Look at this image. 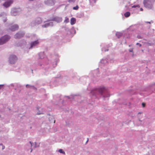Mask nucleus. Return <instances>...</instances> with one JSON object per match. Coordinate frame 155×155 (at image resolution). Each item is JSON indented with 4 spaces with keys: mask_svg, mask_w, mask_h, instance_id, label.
<instances>
[{
    "mask_svg": "<svg viewBox=\"0 0 155 155\" xmlns=\"http://www.w3.org/2000/svg\"><path fill=\"white\" fill-rule=\"evenodd\" d=\"M4 86V84H0V89L3 88Z\"/></svg>",
    "mask_w": 155,
    "mask_h": 155,
    "instance_id": "cd10ccee",
    "label": "nucleus"
},
{
    "mask_svg": "<svg viewBox=\"0 0 155 155\" xmlns=\"http://www.w3.org/2000/svg\"><path fill=\"white\" fill-rule=\"evenodd\" d=\"M16 85L17 87H18V88L20 87H22V86H21L20 84H18V83L16 84Z\"/></svg>",
    "mask_w": 155,
    "mask_h": 155,
    "instance_id": "393cba45",
    "label": "nucleus"
},
{
    "mask_svg": "<svg viewBox=\"0 0 155 155\" xmlns=\"http://www.w3.org/2000/svg\"><path fill=\"white\" fill-rule=\"evenodd\" d=\"M136 45H137L139 46L140 47H141V45L139 43H137Z\"/></svg>",
    "mask_w": 155,
    "mask_h": 155,
    "instance_id": "7c9ffc66",
    "label": "nucleus"
},
{
    "mask_svg": "<svg viewBox=\"0 0 155 155\" xmlns=\"http://www.w3.org/2000/svg\"><path fill=\"white\" fill-rule=\"evenodd\" d=\"M1 117V115H0V117Z\"/></svg>",
    "mask_w": 155,
    "mask_h": 155,
    "instance_id": "603ef678",
    "label": "nucleus"
},
{
    "mask_svg": "<svg viewBox=\"0 0 155 155\" xmlns=\"http://www.w3.org/2000/svg\"><path fill=\"white\" fill-rule=\"evenodd\" d=\"M148 1V0H144L143 2V3L144 5H145L146 4V3Z\"/></svg>",
    "mask_w": 155,
    "mask_h": 155,
    "instance_id": "bb28decb",
    "label": "nucleus"
},
{
    "mask_svg": "<svg viewBox=\"0 0 155 155\" xmlns=\"http://www.w3.org/2000/svg\"><path fill=\"white\" fill-rule=\"evenodd\" d=\"M122 34L120 33L117 32L116 34V35L117 37L118 38H120V37L122 35Z\"/></svg>",
    "mask_w": 155,
    "mask_h": 155,
    "instance_id": "dca6fc26",
    "label": "nucleus"
},
{
    "mask_svg": "<svg viewBox=\"0 0 155 155\" xmlns=\"http://www.w3.org/2000/svg\"><path fill=\"white\" fill-rule=\"evenodd\" d=\"M29 143L31 144V147H32L34 145V143H32L31 141H30Z\"/></svg>",
    "mask_w": 155,
    "mask_h": 155,
    "instance_id": "c756f323",
    "label": "nucleus"
},
{
    "mask_svg": "<svg viewBox=\"0 0 155 155\" xmlns=\"http://www.w3.org/2000/svg\"><path fill=\"white\" fill-rule=\"evenodd\" d=\"M40 56V55H41L42 56V57H41L40 56V58H44V53H40L39 54Z\"/></svg>",
    "mask_w": 155,
    "mask_h": 155,
    "instance_id": "a211bd4d",
    "label": "nucleus"
},
{
    "mask_svg": "<svg viewBox=\"0 0 155 155\" xmlns=\"http://www.w3.org/2000/svg\"><path fill=\"white\" fill-rule=\"evenodd\" d=\"M146 23H149V24H150V22H146Z\"/></svg>",
    "mask_w": 155,
    "mask_h": 155,
    "instance_id": "4c0bfd02",
    "label": "nucleus"
},
{
    "mask_svg": "<svg viewBox=\"0 0 155 155\" xmlns=\"http://www.w3.org/2000/svg\"><path fill=\"white\" fill-rule=\"evenodd\" d=\"M8 110H10V108H8Z\"/></svg>",
    "mask_w": 155,
    "mask_h": 155,
    "instance_id": "a18cd8bd",
    "label": "nucleus"
},
{
    "mask_svg": "<svg viewBox=\"0 0 155 155\" xmlns=\"http://www.w3.org/2000/svg\"><path fill=\"white\" fill-rule=\"evenodd\" d=\"M18 25H13V26H11V27L10 28V29L12 31H15V30H18Z\"/></svg>",
    "mask_w": 155,
    "mask_h": 155,
    "instance_id": "6e6552de",
    "label": "nucleus"
},
{
    "mask_svg": "<svg viewBox=\"0 0 155 155\" xmlns=\"http://www.w3.org/2000/svg\"><path fill=\"white\" fill-rule=\"evenodd\" d=\"M10 38V37L8 35H5L0 38V45H2L8 41Z\"/></svg>",
    "mask_w": 155,
    "mask_h": 155,
    "instance_id": "20e7f679",
    "label": "nucleus"
},
{
    "mask_svg": "<svg viewBox=\"0 0 155 155\" xmlns=\"http://www.w3.org/2000/svg\"><path fill=\"white\" fill-rule=\"evenodd\" d=\"M94 0V2H95L96 0Z\"/></svg>",
    "mask_w": 155,
    "mask_h": 155,
    "instance_id": "de8ad7c7",
    "label": "nucleus"
},
{
    "mask_svg": "<svg viewBox=\"0 0 155 155\" xmlns=\"http://www.w3.org/2000/svg\"><path fill=\"white\" fill-rule=\"evenodd\" d=\"M35 144H34V145H34V147H33L34 148H36V147H39V144H37L35 142Z\"/></svg>",
    "mask_w": 155,
    "mask_h": 155,
    "instance_id": "f3484780",
    "label": "nucleus"
},
{
    "mask_svg": "<svg viewBox=\"0 0 155 155\" xmlns=\"http://www.w3.org/2000/svg\"><path fill=\"white\" fill-rule=\"evenodd\" d=\"M140 11H143V8H140Z\"/></svg>",
    "mask_w": 155,
    "mask_h": 155,
    "instance_id": "f704fd0d",
    "label": "nucleus"
},
{
    "mask_svg": "<svg viewBox=\"0 0 155 155\" xmlns=\"http://www.w3.org/2000/svg\"><path fill=\"white\" fill-rule=\"evenodd\" d=\"M69 22V19L68 18H66L64 20V22L68 23Z\"/></svg>",
    "mask_w": 155,
    "mask_h": 155,
    "instance_id": "b1692460",
    "label": "nucleus"
},
{
    "mask_svg": "<svg viewBox=\"0 0 155 155\" xmlns=\"http://www.w3.org/2000/svg\"><path fill=\"white\" fill-rule=\"evenodd\" d=\"M137 7H138V8L140 7V6L139 5H134L133 6H132V8H136Z\"/></svg>",
    "mask_w": 155,
    "mask_h": 155,
    "instance_id": "5701e85b",
    "label": "nucleus"
},
{
    "mask_svg": "<svg viewBox=\"0 0 155 155\" xmlns=\"http://www.w3.org/2000/svg\"><path fill=\"white\" fill-rule=\"evenodd\" d=\"M147 70H149V69H148V68H147Z\"/></svg>",
    "mask_w": 155,
    "mask_h": 155,
    "instance_id": "864d4df0",
    "label": "nucleus"
},
{
    "mask_svg": "<svg viewBox=\"0 0 155 155\" xmlns=\"http://www.w3.org/2000/svg\"><path fill=\"white\" fill-rule=\"evenodd\" d=\"M59 20L61 21L62 20L61 18H59Z\"/></svg>",
    "mask_w": 155,
    "mask_h": 155,
    "instance_id": "a19ab883",
    "label": "nucleus"
},
{
    "mask_svg": "<svg viewBox=\"0 0 155 155\" xmlns=\"http://www.w3.org/2000/svg\"><path fill=\"white\" fill-rule=\"evenodd\" d=\"M65 111H66V112H68L69 111V110H67V109H66V110H65Z\"/></svg>",
    "mask_w": 155,
    "mask_h": 155,
    "instance_id": "c9c22d12",
    "label": "nucleus"
},
{
    "mask_svg": "<svg viewBox=\"0 0 155 155\" xmlns=\"http://www.w3.org/2000/svg\"><path fill=\"white\" fill-rule=\"evenodd\" d=\"M60 77V76H59L58 77H56V78H59Z\"/></svg>",
    "mask_w": 155,
    "mask_h": 155,
    "instance_id": "79ce46f5",
    "label": "nucleus"
},
{
    "mask_svg": "<svg viewBox=\"0 0 155 155\" xmlns=\"http://www.w3.org/2000/svg\"><path fill=\"white\" fill-rule=\"evenodd\" d=\"M32 149H31V152H32Z\"/></svg>",
    "mask_w": 155,
    "mask_h": 155,
    "instance_id": "3c124183",
    "label": "nucleus"
},
{
    "mask_svg": "<svg viewBox=\"0 0 155 155\" xmlns=\"http://www.w3.org/2000/svg\"><path fill=\"white\" fill-rule=\"evenodd\" d=\"M75 0H68L69 2H74L75 1Z\"/></svg>",
    "mask_w": 155,
    "mask_h": 155,
    "instance_id": "c85d7f7f",
    "label": "nucleus"
},
{
    "mask_svg": "<svg viewBox=\"0 0 155 155\" xmlns=\"http://www.w3.org/2000/svg\"><path fill=\"white\" fill-rule=\"evenodd\" d=\"M58 151L61 153H62L63 154H65V152L62 149H59Z\"/></svg>",
    "mask_w": 155,
    "mask_h": 155,
    "instance_id": "2eb2a0df",
    "label": "nucleus"
},
{
    "mask_svg": "<svg viewBox=\"0 0 155 155\" xmlns=\"http://www.w3.org/2000/svg\"><path fill=\"white\" fill-rule=\"evenodd\" d=\"M139 121H140V122H142V121L141 120H140V119H139Z\"/></svg>",
    "mask_w": 155,
    "mask_h": 155,
    "instance_id": "58836bf2",
    "label": "nucleus"
},
{
    "mask_svg": "<svg viewBox=\"0 0 155 155\" xmlns=\"http://www.w3.org/2000/svg\"><path fill=\"white\" fill-rule=\"evenodd\" d=\"M153 110L154 111H155V107L153 108Z\"/></svg>",
    "mask_w": 155,
    "mask_h": 155,
    "instance_id": "37998d69",
    "label": "nucleus"
},
{
    "mask_svg": "<svg viewBox=\"0 0 155 155\" xmlns=\"http://www.w3.org/2000/svg\"><path fill=\"white\" fill-rule=\"evenodd\" d=\"M143 91L147 92L149 94L152 93H155V83L142 90Z\"/></svg>",
    "mask_w": 155,
    "mask_h": 155,
    "instance_id": "f03ea898",
    "label": "nucleus"
},
{
    "mask_svg": "<svg viewBox=\"0 0 155 155\" xmlns=\"http://www.w3.org/2000/svg\"><path fill=\"white\" fill-rule=\"evenodd\" d=\"M77 96V95H73L71 96H65V97H67L69 99H71V101H72V100H74L75 99V97Z\"/></svg>",
    "mask_w": 155,
    "mask_h": 155,
    "instance_id": "9b49d317",
    "label": "nucleus"
},
{
    "mask_svg": "<svg viewBox=\"0 0 155 155\" xmlns=\"http://www.w3.org/2000/svg\"><path fill=\"white\" fill-rule=\"evenodd\" d=\"M78 6H77L75 7H74L73 8V9L74 10H78Z\"/></svg>",
    "mask_w": 155,
    "mask_h": 155,
    "instance_id": "a878e982",
    "label": "nucleus"
},
{
    "mask_svg": "<svg viewBox=\"0 0 155 155\" xmlns=\"http://www.w3.org/2000/svg\"><path fill=\"white\" fill-rule=\"evenodd\" d=\"M0 145H2V143H1L0 144Z\"/></svg>",
    "mask_w": 155,
    "mask_h": 155,
    "instance_id": "c03bdc74",
    "label": "nucleus"
},
{
    "mask_svg": "<svg viewBox=\"0 0 155 155\" xmlns=\"http://www.w3.org/2000/svg\"><path fill=\"white\" fill-rule=\"evenodd\" d=\"M12 2L13 1L12 0H11L9 2H5L3 4V5L5 7L7 8L12 3Z\"/></svg>",
    "mask_w": 155,
    "mask_h": 155,
    "instance_id": "423d86ee",
    "label": "nucleus"
},
{
    "mask_svg": "<svg viewBox=\"0 0 155 155\" xmlns=\"http://www.w3.org/2000/svg\"><path fill=\"white\" fill-rule=\"evenodd\" d=\"M24 33L23 32H19L17 33L15 35V38L16 39H19L24 35Z\"/></svg>",
    "mask_w": 155,
    "mask_h": 155,
    "instance_id": "39448f33",
    "label": "nucleus"
},
{
    "mask_svg": "<svg viewBox=\"0 0 155 155\" xmlns=\"http://www.w3.org/2000/svg\"><path fill=\"white\" fill-rule=\"evenodd\" d=\"M98 69H99V68H97V71H98Z\"/></svg>",
    "mask_w": 155,
    "mask_h": 155,
    "instance_id": "09e8293b",
    "label": "nucleus"
},
{
    "mask_svg": "<svg viewBox=\"0 0 155 155\" xmlns=\"http://www.w3.org/2000/svg\"><path fill=\"white\" fill-rule=\"evenodd\" d=\"M76 22V19L74 18H72L71 19V24L72 25H73L75 24Z\"/></svg>",
    "mask_w": 155,
    "mask_h": 155,
    "instance_id": "f8f14e48",
    "label": "nucleus"
},
{
    "mask_svg": "<svg viewBox=\"0 0 155 155\" xmlns=\"http://www.w3.org/2000/svg\"><path fill=\"white\" fill-rule=\"evenodd\" d=\"M47 115H48L50 117V116H51L50 115V114H47Z\"/></svg>",
    "mask_w": 155,
    "mask_h": 155,
    "instance_id": "72a5a7b5",
    "label": "nucleus"
},
{
    "mask_svg": "<svg viewBox=\"0 0 155 155\" xmlns=\"http://www.w3.org/2000/svg\"><path fill=\"white\" fill-rule=\"evenodd\" d=\"M147 73V74H148V73H149V72H147V73Z\"/></svg>",
    "mask_w": 155,
    "mask_h": 155,
    "instance_id": "8fccbe9b",
    "label": "nucleus"
},
{
    "mask_svg": "<svg viewBox=\"0 0 155 155\" xmlns=\"http://www.w3.org/2000/svg\"><path fill=\"white\" fill-rule=\"evenodd\" d=\"M141 113V112H139L138 114H140Z\"/></svg>",
    "mask_w": 155,
    "mask_h": 155,
    "instance_id": "49530a36",
    "label": "nucleus"
},
{
    "mask_svg": "<svg viewBox=\"0 0 155 155\" xmlns=\"http://www.w3.org/2000/svg\"><path fill=\"white\" fill-rule=\"evenodd\" d=\"M11 86H12V87L14 86V84H11Z\"/></svg>",
    "mask_w": 155,
    "mask_h": 155,
    "instance_id": "473e14b6",
    "label": "nucleus"
},
{
    "mask_svg": "<svg viewBox=\"0 0 155 155\" xmlns=\"http://www.w3.org/2000/svg\"><path fill=\"white\" fill-rule=\"evenodd\" d=\"M72 123L71 121H68L66 122V125L68 127H70Z\"/></svg>",
    "mask_w": 155,
    "mask_h": 155,
    "instance_id": "ddd939ff",
    "label": "nucleus"
},
{
    "mask_svg": "<svg viewBox=\"0 0 155 155\" xmlns=\"http://www.w3.org/2000/svg\"><path fill=\"white\" fill-rule=\"evenodd\" d=\"M88 140H89V139L88 138L87 139V141H86V143H87V142H88Z\"/></svg>",
    "mask_w": 155,
    "mask_h": 155,
    "instance_id": "2f4dec72",
    "label": "nucleus"
},
{
    "mask_svg": "<svg viewBox=\"0 0 155 155\" xmlns=\"http://www.w3.org/2000/svg\"><path fill=\"white\" fill-rule=\"evenodd\" d=\"M142 124V123H141L140 124Z\"/></svg>",
    "mask_w": 155,
    "mask_h": 155,
    "instance_id": "5fc2aeb1",
    "label": "nucleus"
},
{
    "mask_svg": "<svg viewBox=\"0 0 155 155\" xmlns=\"http://www.w3.org/2000/svg\"><path fill=\"white\" fill-rule=\"evenodd\" d=\"M31 86L29 84H27L26 85V87L27 88H31Z\"/></svg>",
    "mask_w": 155,
    "mask_h": 155,
    "instance_id": "aec40b11",
    "label": "nucleus"
},
{
    "mask_svg": "<svg viewBox=\"0 0 155 155\" xmlns=\"http://www.w3.org/2000/svg\"><path fill=\"white\" fill-rule=\"evenodd\" d=\"M17 60L18 58L16 55H11L9 57L8 61L10 64H12L15 63Z\"/></svg>",
    "mask_w": 155,
    "mask_h": 155,
    "instance_id": "7ed1b4c3",
    "label": "nucleus"
},
{
    "mask_svg": "<svg viewBox=\"0 0 155 155\" xmlns=\"http://www.w3.org/2000/svg\"><path fill=\"white\" fill-rule=\"evenodd\" d=\"M48 1L49 2H51V1H52V0H48Z\"/></svg>",
    "mask_w": 155,
    "mask_h": 155,
    "instance_id": "ea45409f",
    "label": "nucleus"
},
{
    "mask_svg": "<svg viewBox=\"0 0 155 155\" xmlns=\"http://www.w3.org/2000/svg\"><path fill=\"white\" fill-rule=\"evenodd\" d=\"M39 43V42L38 40L34 41L31 44V47L30 48H32L33 47Z\"/></svg>",
    "mask_w": 155,
    "mask_h": 155,
    "instance_id": "9d476101",
    "label": "nucleus"
},
{
    "mask_svg": "<svg viewBox=\"0 0 155 155\" xmlns=\"http://www.w3.org/2000/svg\"><path fill=\"white\" fill-rule=\"evenodd\" d=\"M5 147L4 146L2 148V150L4 149H5Z\"/></svg>",
    "mask_w": 155,
    "mask_h": 155,
    "instance_id": "e433bc0d",
    "label": "nucleus"
},
{
    "mask_svg": "<svg viewBox=\"0 0 155 155\" xmlns=\"http://www.w3.org/2000/svg\"><path fill=\"white\" fill-rule=\"evenodd\" d=\"M90 93L91 96L92 98H105L110 96L107 89L104 87L93 89L91 91Z\"/></svg>",
    "mask_w": 155,
    "mask_h": 155,
    "instance_id": "f257e3e1",
    "label": "nucleus"
},
{
    "mask_svg": "<svg viewBox=\"0 0 155 155\" xmlns=\"http://www.w3.org/2000/svg\"><path fill=\"white\" fill-rule=\"evenodd\" d=\"M33 70L32 69V68H28V71L29 73H33Z\"/></svg>",
    "mask_w": 155,
    "mask_h": 155,
    "instance_id": "6ab92c4d",
    "label": "nucleus"
},
{
    "mask_svg": "<svg viewBox=\"0 0 155 155\" xmlns=\"http://www.w3.org/2000/svg\"><path fill=\"white\" fill-rule=\"evenodd\" d=\"M48 119L50 123H52L53 121L54 123H55V120H54V118L53 116H51L49 117H48Z\"/></svg>",
    "mask_w": 155,
    "mask_h": 155,
    "instance_id": "1a4fd4ad",
    "label": "nucleus"
},
{
    "mask_svg": "<svg viewBox=\"0 0 155 155\" xmlns=\"http://www.w3.org/2000/svg\"><path fill=\"white\" fill-rule=\"evenodd\" d=\"M31 88L33 89L34 90L36 91L37 90V88L35 87L34 86H31Z\"/></svg>",
    "mask_w": 155,
    "mask_h": 155,
    "instance_id": "4be33fe9",
    "label": "nucleus"
},
{
    "mask_svg": "<svg viewBox=\"0 0 155 155\" xmlns=\"http://www.w3.org/2000/svg\"><path fill=\"white\" fill-rule=\"evenodd\" d=\"M130 15V13L129 12H127L124 14V16L125 17H128Z\"/></svg>",
    "mask_w": 155,
    "mask_h": 155,
    "instance_id": "4468645a",
    "label": "nucleus"
},
{
    "mask_svg": "<svg viewBox=\"0 0 155 155\" xmlns=\"http://www.w3.org/2000/svg\"><path fill=\"white\" fill-rule=\"evenodd\" d=\"M146 105V104L145 103L143 102L142 103V106L143 107H145Z\"/></svg>",
    "mask_w": 155,
    "mask_h": 155,
    "instance_id": "412c9836",
    "label": "nucleus"
},
{
    "mask_svg": "<svg viewBox=\"0 0 155 155\" xmlns=\"http://www.w3.org/2000/svg\"><path fill=\"white\" fill-rule=\"evenodd\" d=\"M36 110L38 111L36 113L37 115H40L43 114L42 109L40 107H37Z\"/></svg>",
    "mask_w": 155,
    "mask_h": 155,
    "instance_id": "0eeeda50",
    "label": "nucleus"
}]
</instances>
